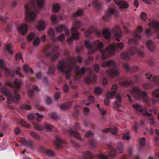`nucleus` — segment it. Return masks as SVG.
I'll use <instances>...</instances> for the list:
<instances>
[{
    "instance_id": "12",
    "label": "nucleus",
    "mask_w": 159,
    "mask_h": 159,
    "mask_svg": "<svg viewBox=\"0 0 159 159\" xmlns=\"http://www.w3.org/2000/svg\"><path fill=\"white\" fill-rule=\"evenodd\" d=\"M112 15L117 16L119 15V11L113 6L109 8L108 11L105 15L102 17V19L105 21H108L111 19Z\"/></svg>"
},
{
    "instance_id": "33",
    "label": "nucleus",
    "mask_w": 159,
    "mask_h": 159,
    "mask_svg": "<svg viewBox=\"0 0 159 159\" xmlns=\"http://www.w3.org/2000/svg\"><path fill=\"white\" fill-rule=\"evenodd\" d=\"M69 133L70 135H73L77 139L80 141H82V139L80 135L78 132L70 129L69 131Z\"/></svg>"
},
{
    "instance_id": "32",
    "label": "nucleus",
    "mask_w": 159,
    "mask_h": 159,
    "mask_svg": "<svg viewBox=\"0 0 159 159\" xmlns=\"http://www.w3.org/2000/svg\"><path fill=\"white\" fill-rule=\"evenodd\" d=\"M116 100L115 101V105L116 108H118L121 106V97L120 94H118L116 97Z\"/></svg>"
},
{
    "instance_id": "6",
    "label": "nucleus",
    "mask_w": 159,
    "mask_h": 159,
    "mask_svg": "<svg viewBox=\"0 0 159 159\" xmlns=\"http://www.w3.org/2000/svg\"><path fill=\"white\" fill-rule=\"evenodd\" d=\"M102 66L103 67L107 66L111 68L107 70L106 71L107 74L110 76H117L120 72V70L116 67V63L113 60H109L106 63L103 62L102 63Z\"/></svg>"
},
{
    "instance_id": "63",
    "label": "nucleus",
    "mask_w": 159,
    "mask_h": 159,
    "mask_svg": "<svg viewBox=\"0 0 159 159\" xmlns=\"http://www.w3.org/2000/svg\"><path fill=\"white\" fill-rule=\"evenodd\" d=\"M83 112L85 115H87L89 112V109L86 107H84V109Z\"/></svg>"
},
{
    "instance_id": "55",
    "label": "nucleus",
    "mask_w": 159,
    "mask_h": 159,
    "mask_svg": "<svg viewBox=\"0 0 159 159\" xmlns=\"http://www.w3.org/2000/svg\"><path fill=\"white\" fill-rule=\"evenodd\" d=\"M96 143V141L95 139H93L89 141V144L91 147H93L95 146Z\"/></svg>"
},
{
    "instance_id": "58",
    "label": "nucleus",
    "mask_w": 159,
    "mask_h": 159,
    "mask_svg": "<svg viewBox=\"0 0 159 159\" xmlns=\"http://www.w3.org/2000/svg\"><path fill=\"white\" fill-rule=\"evenodd\" d=\"M35 115L37 116V120L38 121H40L41 119L43 118V116L42 115H40L39 113H36Z\"/></svg>"
},
{
    "instance_id": "52",
    "label": "nucleus",
    "mask_w": 159,
    "mask_h": 159,
    "mask_svg": "<svg viewBox=\"0 0 159 159\" xmlns=\"http://www.w3.org/2000/svg\"><path fill=\"white\" fill-rule=\"evenodd\" d=\"M93 133L92 132L89 131L86 133L85 136L86 138H89L93 137Z\"/></svg>"
},
{
    "instance_id": "26",
    "label": "nucleus",
    "mask_w": 159,
    "mask_h": 159,
    "mask_svg": "<svg viewBox=\"0 0 159 159\" xmlns=\"http://www.w3.org/2000/svg\"><path fill=\"white\" fill-rule=\"evenodd\" d=\"M112 143L110 142L107 144V147L109 156L113 157L115 156L116 152L115 149L112 147Z\"/></svg>"
},
{
    "instance_id": "25",
    "label": "nucleus",
    "mask_w": 159,
    "mask_h": 159,
    "mask_svg": "<svg viewBox=\"0 0 159 159\" xmlns=\"http://www.w3.org/2000/svg\"><path fill=\"white\" fill-rule=\"evenodd\" d=\"M97 78V76L94 75L88 76L85 79V82L87 84H94L96 82Z\"/></svg>"
},
{
    "instance_id": "21",
    "label": "nucleus",
    "mask_w": 159,
    "mask_h": 159,
    "mask_svg": "<svg viewBox=\"0 0 159 159\" xmlns=\"http://www.w3.org/2000/svg\"><path fill=\"white\" fill-rule=\"evenodd\" d=\"M34 127L38 130H43L44 129L48 131H50L53 128V126L48 124H45L44 126H41L38 124H33Z\"/></svg>"
},
{
    "instance_id": "41",
    "label": "nucleus",
    "mask_w": 159,
    "mask_h": 159,
    "mask_svg": "<svg viewBox=\"0 0 159 159\" xmlns=\"http://www.w3.org/2000/svg\"><path fill=\"white\" fill-rule=\"evenodd\" d=\"M116 148L119 153H121L122 152L123 150L124 146L122 143L121 142H119L118 143L116 146Z\"/></svg>"
},
{
    "instance_id": "36",
    "label": "nucleus",
    "mask_w": 159,
    "mask_h": 159,
    "mask_svg": "<svg viewBox=\"0 0 159 159\" xmlns=\"http://www.w3.org/2000/svg\"><path fill=\"white\" fill-rule=\"evenodd\" d=\"M103 35L105 38L107 39H109L111 36V33L107 29H105L103 31Z\"/></svg>"
},
{
    "instance_id": "28",
    "label": "nucleus",
    "mask_w": 159,
    "mask_h": 159,
    "mask_svg": "<svg viewBox=\"0 0 159 159\" xmlns=\"http://www.w3.org/2000/svg\"><path fill=\"white\" fill-rule=\"evenodd\" d=\"M115 3L120 8H127L129 5L125 1H114Z\"/></svg>"
},
{
    "instance_id": "24",
    "label": "nucleus",
    "mask_w": 159,
    "mask_h": 159,
    "mask_svg": "<svg viewBox=\"0 0 159 159\" xmlns=\"http://www.w3.org/2000/svg\"><path fill=\"white\" fill-rule=\"evenodd\" d=\"M57 33H60L64 31L66 35L68 36L69 34V32L66 26L64 25H61L55 27Z\"/></svg>"
},
{
    "instance_id": "11",
    "label": "nucleus",
    "mask_w": 159,
    "mask_h": 159,
    "mask_svg": "<svg viewBox=\"0 0 159 159\" xmlns=\"http://www.w3.org/2000/svg\"><path fill=\"white\" fill-rule=\"evenodd\" d=\"M118 88V87L116 84H114L112 86L111 88V92H108L107 93L106 97L104 101L105 105L107 106L109 105L110 103L109 99L112 98L115 96Z\"/></svg>"
},
{
    "instance_id": "18",
    "label": "nucleus",
    "mask_w": 159,
    "mask_h": 159,
    "mask_svg": "<svg viewBox=\"0 0 159 159\" xmlns=\"http://www.w3.org/2000/svg\"><path fill=\"white\" fill-rule=\"evenodd\" d=\"M112 33L116 39L120 41V38L122 37L123 34V33L121 31L120 26L116 25L113 29Z\"/></svg>"
},
{
    "instance_id": "45",
    "label": "nucleus",
    "mask_w": 159,
    "mask_h": 159,
    "mask_svg": "<svg viewBox=\"0 0 159 159\" xmlns=\"http://www.w3.org/2000/svg\"><path fill=\"white\" fill-rule=\"evenodd\" d=\"M56 66H52L48 68V74H53L55 73Z\"/></svg>"
},
{
    "instance_id": "61",
    "label": "nucleus",
    "mask_w": 159,
    "mask_h": 159,
    "mask_svg": "<svg viewBox=\"0 0 159 159\" xmlns=\"http://www.w3.org/2000/svg\"><path fill=\"white\" fill-rule=\"evenodd\" d=\"M93 68L95 71L98 73L100 69L99 65L98 64H95L94 65Z\"/></svg>"
},
{
    "instance_id": "49",
    "label": "nucleus",
    "mask_w": 159,
    "mask_h": 159,
    "mask_svg": "<svg viewBox=\"0 0 159 159\" xmlns=\"http://www.w3.org/2000/svg\"><path fill=\"white\" fill-rule=\"evenodd\" d=\"M153 96L155 97H159V89H157L152 93Z\"/></svg>"
},
{
    "instance_id": "9",
    "label": "nucleus",
    "mask_w": 159,
    "mask_h": 159,
    "mask_svg": "<svg viewBox=\"0 0 159 159\" xmlns=\"http://www.w3.org/2000/svg\"><path fill=\"white\" fill-rule=\"evenodd\" d=\"M82 26L81 22L78 20H75L74 22V26L71 29L72 31L71 37L67 39V41L68 44L70 45L73 39L77 40L78 39L79 35L78 31L80 27Z\"/></svg>"
},
{
    "instance_id": "43",
    "label": "nucleus",
    "mask_w": 159,
    "mask_h": 159,
    "mask_svg": "<svg viewBox=\"0 0 159 159\" xmlns=\"http://www.w3.org/2000/svg\"><path fill=\"white\" fill-rule=\"evenodd\" d=\"M71 103L70 102H68L66 104H62L61 106V109L65 110L69 108L71 106Z\"/></svg>"
},
{
    "instance_id": "29",
    "label": "nucleus",
    "mask_w": 159,
    "mask_h": 159,
    "mask_svg": "<svg viewBox=\"0 0 159 159\" xmlns=\"http://www.w3.org/2000/svg\"><path fill=\"white\" fill-rule=\"evenodd\" d=\"M146 45L149 50L151 52L154 51L156 49V46L154 43L151 40L148 41L146 43Z\"/></svg>"
},
{
    "instance_id": "2",
    "label": "nucleus",
    "mask_w": 159,
    "mask_h": 159,
    "mask_svg": "<svg viewBox=\"0 0 159 159\" xmlns=\"http://www.w3.org/2000/svg\"><path fill=\"white\" fill-rule=\"evenodd\" d=\"M7 85L11 87H14V94L12 95L9 91L5 87L2 86L0 87L1 93L7 97V102L8 103H11L12 102H16L20 98L19 94V90L20 88V82H17V80H14L13 83L8 82Z\"/></svg>"
},
{
    "instance_id": "40",
    "label": "nucleus",
    "mask_w": 159,
    "mask_h": 159,
    "mask_svg": "<svg viewBox=\"0 0 159 159\" xmlns=\"http://www.w3.org/2000/svg\"><path fill=\"white\" fill-rule=\"evenodd\" d=\"M45 23L43 20H40L39 22V25L38 26V28L39 30H43L45 26Z\"/></svg>"
},
{
    "instance_id": "14",
    "label": "nucleus",
    "mask_w": 159,
    "mask_h": 159,
    "mask_svg": "<svg viewBox=\"0 0 159 159\" xmlns=\"http://www.w3.org/2000/svg\"><path fill=\"white\" fill-rule=\"evenodd\" d=\"M48 34L50 37V39L53 41L58 40L62 42L64 41L65 37L64 34H61L59 37H56L55 31L53 29H50L48 31Z\"/></svg>"
},
{
    "instance_id": "42",
    "label": "nucleus",
    "mask_w": 159,
    "mask_h": 159,
    "mask_svg": "<svg viewBox=\"0 0 159 159\" xmlns=\"http://www.w3.org/2000/svg\"><path fill=\"white\" fill-rule=\"evenodd\" d=\"M11 44L10 43H7L6 46V49L8 53L11 55H13V52L11 49Z\"/></svg>"
},
{
    "instance_id": "50",
    "label": "nucleus",
    "mask_w": 159,
    "mask_h": 159,
    "mask_svg": "<svg viewBox=\"0 0 159 159\" xmlns=\"http://www.w3.org/2000/svg\"><path fill=\"white\" fill-rule=\"evenodd\" d=\"M30 135L33 137L37 140H39L40 139L39 136L35 133L33 132L30 133Z\"/></svg>"
},
{
    "instance_id": "5",
    "label": "nucleus",
    "mask_w": 159,
    "mask_h": 159,
    "mask_svg": "<svg viewBox=\"0 0 159 159\" xmlns=\"http://www.w3.org/2000/svg\"><path fill=\"white\" fill-rule=\"evenodd\" d=\"M124 47V44L121 42L112 43L105 50L102 51V59L103 60L106 59L108 57L113 55L116 50H122Z\"/></svg>"
},
{
    "instance_id": "20",
    "label": "nucleus",
    "mask_w": 159,
    "mask_h": 159,
    "mask_svg": "<svg viewBox=\"0 0 159 159\" xmlns=\"http://www.w3.org/2000/svg\"><path fill=\"white\" fill-rule=\"evenodd\" d=\"M134 81L130 80L129 81H124L119 82V83L120 86L125 87L129 84H133L137 83L139 81V77L137 75L133 76Z\"/></svg>"
},
{
    "instance_id": "38",
    "label": "nucleus",
    "mask_w": 159,
    "mask_h": 159,
    "mask_svg": "<svg viewBox=\"0 0 159 159\" xmlns=\"http://www.w3.org/2000/svg\"><path fill=\"white\" fill-rule=\"evenodd\" d=\"M93 4L97 10H99L101 8L102 4L98 2V1H93Z\"/></svg>"
},
{
    "instance_id": "54",
    "label": "nucleus",
    "mask_w": 159,
    "mask_h": 159,
    "mask_svg": "<svg viewBox=\"0 0 159 159\" xmlns=\"http://www.w3.org/2000/svg\"><path fill=\"white\" fill-rule=\"evenodd\" d=\"M139 143L141 145L139 146V150H141L142 146H143L145 144V139L144 138H141L140 139Z\"/></svg>"
},
{
    "instance_id": "10",
    "label": "nucleus",
    "mask_w": 159,
    "mask_h": 159,
    "mask_svg": "<svg viewBox=\"0 0 159 159\" xmlns=\"http://www.w3.org/2000/svg\"><path fill=\"white\" fill-rule=\"evenodd\" d=\"M137 52L138 55L140 56L143 57L145 55L143 52L138 50L135 46L129 47L128 48V52L122 53L121 54V57L125 60H129L130 59V57L134 55Z\"/></svg>"
},
{
    "instance_id": "39",
    "label": "nucleus",
    "mask_w": 159,
    "mask_h": 159,
    "mask_svg": "<svg viewBox=\"0 0 159 159\" xmlns=\"http://www.w3.org/2000/svg\"><path fill=\"white\" fill-rule=\"evenodd\" d=\"M23 69L25 72H29L31 74L33 73L32 69L31 68H30L29 66L27 64H25L24 66Z\"/></svg>"
},
{
    "instance_id": "59",
    "label": "nucleus",
    "mask_w": 159,
    "mask_h": 159,
    "mask_svg": "<svg viewBox=\"0 0 159 159\" xmlns=\"http://www.w3.org/2000/svg\"><path fill=\"white\" fill-rule=\"evenodd\" d=\"M46 152L48 155L51 157H53L54 155V154L53 152L51 150H47L46 151Z\"/></svg>"
},
{
    "instance_id": "27",
    "label": "nucleus",
    "mask_w": 159,
    "mask_h": 159,
    "mask_svg": "<svg viewBox=\"0 0 159 159\" xmlns=\"http://www.w3.org/2000/svg\"><path fill=\"white\" fill-rule=\"evenodd\" d=\"M145 76L148 79L152 80L157 85L159 84V77L157 76H154L149 73H147Z\"/></svg>"
},
{
    "instance_id": "16",
    "label": "nucleus",
    "mask_w": 159,
    "mask_h": 159,
    "mask_svg": "<svg viewBox=\"0 0 159 159\" xmlns=\"http://www.w3.org/2000/svg\"><path fill=\"white\" fill-rule=\"evenodd\" d=\"M83 157L84 159H93L94 158L98 159H108V157L103 155H94L89 151H87L84 153Z\"/></svg>"
},
{
    "instance_id": "47",
    "label": "nucleus",
    "mask_w": 159,
    "mask_h": 159,
    "mask_svg": "<svg viewBox=\"0 0 159 159\" xmlns=\"http://www.w3.org/2000/svg\"><path fill=\"white\" fill-rule=\"evenodd\" d=\"M140 18L142 21H145L147 19V15L144 12H141L140 14Z\"/></svg>"
},
{
    "instance_id": "60",
    "label": "nucleus",
    "mask_w": 159,
    "mask_h": 159,
    "mask_svg": "<svg viewBox=\"0 0 159 159\" xmlns=\"http://www.w3.org/2000/svg\"><path fill=\"white\" fill-rule=\"evenodd\" d=\"M7 17L6 16H0V23H4L6 22Z\"/></svg>"
},
{
    "instance_id": "31",
    "label": "nucleus",
    "mask_w": 159,
    "mask_h": 159,
    "mask_svg": "<svg viewBox=\"0 0 159 159\" xmlns=\"http://www.w3.org/2000/svg\"><path fill=\"white\" fill-rule=\"evenodd\" d=\"M149 27L153 28L157 31H159V22L157 21H153L150 23L149 24Z\"/></svg>"
},
{
    "instance_id": "44",
    "label": "nucleus",
    "mask_w": 159,
    "mask_h": 159,
    "mask_svg": "<svg viewBox=\"0 0 159 159\" xmlns=\"http://www.w3.org/2000/svg\"><path fill=\"white\" fill-rule=\"evenodd\" d=\"M143 86L145 89H149L153 87V84L152 83H146L143 84Z\"/></svg>"
},
{
    "instance_id": "7",
    "label": "nucleus",
    "mask_w": 159,
    "mask_h": 159,
    "mask_svg": "<svg viewBox=\"0 0 159 159\" xmlns=\"http://www.w3.org/2000/svg\"><path fill=\"white\" fill-rule=\"evenodd\" d=\"M93 46L88 41H84V46L89 50V52L93 53L97 49H98L100 52L102 54V50L103 45V43L99 40H96L93 41L92 43Z\"/></svg>"
},
{
    "instance_id": "4",
    "label": "nucleus",
    "mask_w": 159,
    "mask_h": 159,
    "mask_svg": "<svg viewBox=\"0 0 159 159\" xmlns=\"http://www.w3.org/2000/svg\"><path fill=\"white\" fill-rule=\"evenodd\" d=\"M130 94L135 99L138 100L142 99L143 102L147 104L148 107L151 106V102L156 103L158 100L150 99L147 95L146 92H143L137 87H134L130 90Z\"/></svg>"
},
{
    "instance_id": "64",
    "label": "nucleus",
    "mask_w": 159,
    "mask_h": 159,
    "mask_svg": "<svg viewBox=\"0 0 159 159\" xmlns=\"http://www.w3.org/2000/svg\"><path fill=\"white\" fill-rule=\"evenodd\" d=\"M51 116L52 119L56 120L58 118L57 115L55 113H52L51 114Z\"/></svg>"
},
{
    "instance_id": "13",
    "label": "nucleus",
    "mask_w": 159,
    "mask_h": 159,
    "mask_svg": "<svg viewBox=\"0 0 159 159\" xmlns=\"http://www.w3.org/2000/svg\"><path fill=\"white\" fill-rule=\"evenodd\" d=\"M4 61L2 59H0V69L4 71L6 75L13 77L15 74H18L19 75H20L19 70L15 72L11 71L4 66Z\"/></svg>"
},
{
    "instance_id": "37",
    "label": "nucleus",
    "mask_w": 159,
    "mask_h": 159,
    "mask_svg": "<svg viewBox=\"0 0 159 159\" xmlns=\"http://www.w3.org/2000/svg\"><path fill=\"white\" fill-rule=\"evenodd\" d=\"M84 11L82 9H79L75 13H74L73 14V16L74 18H75L76 16H82L84 13Z\"/></svg>"
},
{
    "instance_id": "46",
    "label": "nucleus",
    "mask_w": 159,
    "mask_h": 159,
    "mask_svg": "<svg viewBox=\"0 0 159 159\" xmlns=\"http://www.w3.org/2000/svg\"><path fill=\"white\" fill-rule=\"evenodd\" d=\"M102 89L99 87H95L94 90L95 93L97 94H101L102 93Z\"/></svg>"
},
{
    "instance_id": "62",
    "label": "nucleus",
    "mask_w": 159,
    "mask_h": 159,
    "mask_svg": "<svg viewBox=\"0 0 159 159\" xmlns=\"http://www.w3.org/2000/svg\"><path fill=\"white\" fill-rule=\"evenodd\" d=\"M34 34L33 33H31L28 36L27 39L28 40L31 41L34 38Z\"/></svg>"
},
{
    "instance_id": "56",
    "label": "nucleus",
    "mask_w": 159,
    "mask_h": 159,
    "mask_svg": "<svg viewBox=\"0 0 159 159\" xmlns=\"http://www.w3.org/2000/svg\"><path fill=\"white\" fill-rule=\"evenodd\" d=\"M39 43V38L37 37L34 40L33 45L35 46L38 45Z\"/></svg>"
},
{
    "instance_id": "48",
    "label": "nucleus",
    "mask_w": 159,
    "mask_h": 159,
    "mask_svg": "<svg viewBox=\"0 0 159 159\" xmlns=\"http://www.w3.org/2000/svg\"><path fill=\"white\" fill-rule=\"evenodd\" d=\"M97 107L98 109L100 111V113L101 115H104L106 114V112L104 109H101L99 104H97L96 106Z\"/></svg>"
},
{
    "instance_id": "8",
    "label": "nucleus",
    "mask_w": 159,
    "mask_h": 159,
    "mask_svg": "<svg viewBox=\"0 0 159 159\" xmlns=\"http://www.w3.org/2000/svg\"><path fill=\"white\" fill-rule=\"evenodd\" d=\"M132 106L136 113H141L144 116H146L147 118L150 120V123L152 125L154 126L155 125L156 122L154 120L153 117H152V114L148 112L145 108L141 105L139 104L133 105Z\"/></svg>"
},
{
    "instance_id": "57",
    "label": "nucleus",
    "mask_w": 159,
    "mask_h": 159,
    "mask_svg": "<svg viewBox=\"0 0 159 159\" xmlns=\"http://www.w3.org/2000/svg\"><path fill=\"white\" fill-rule=\"evenodd\" d=\"M74 128L76 130H81L80 125L78 123H75L74 124Z\"/></svg>"
},
{
    "instance_id": "34",
    "label": "nucleus",
    "mask_w": 159,
    "mask_h": 159,
    "mask_svg": "<svg viewBox=\"0 0 159 159\" xmlns=\"http://www.w3.org/2000/svg\"><path fill=\"white\" fill-rule=\"evenodd\" d=\"M117 131L118 129L116 127H114L112 129L111 128H107L103 130V132L104 133H107L110 131L113 134H117Z\"/></svg>"
},
{
    "instance_id": "23",
    "label": "nucleus",
    "mask_w": 159,
    "mask_h": 159,
    "mask_svg": "<svg viewBox=\"0 0 159 159\" xmlns=\"http://www.w3.org/2000/svg\"><path fill=\"white\" fill-rule=\"evenodd\" d=\"M20 143L22 142L25 146L30 149H33L34 145V142L32 140H26L24 139L20 138Z\"/></svg>"
},
{
    "instance_id": "15",
    "label": "nucleus",
    "mask_w": 159,
    "mask_h": 159,
    "mask_svg": "<svg viewBox=\"0 0 159 159\" xmlns=\"http://www.w3.org/2000/svg\"><path fill=\"white\" fill-rule=\"evenodd\" d=\"M143 29L141 27H138L137 31L134 32L133 33V35L134 38L129 39L128 40V43L129 44L136 45L138 43V39H139L141 38V36L138 33V32L139 33Z\"/></svg>"
},
{
    "instance_id": "1",
    "label": "nucleus",
    "mask_w": 159,
    "mask_h": 159,
    "mask_svg": "<svg viewBox=\"0 0 159 159\" xmlns=\"http://www.w3.org/2000/svg\"><path fill=\"white\" fill-rule=\"evenodd\" d=\"M82 58L80 56H78V58L76 57H69L66 61L62 60L59 61L57 68L61 72L64 73L68 79H70V72L74 69L75 74V77L78 80L83 75L85 72V67H83L80 70V67L76 65L77 62H81Z\"/></svg>"
},
{
    "instance_id": "19",
    "label": "nucleus",
    "mask_w": 159,
    "mask_h": 159,
    "mask_svg": "<svg viewBox=\"0 0 159 159\" xmlns=\"http://www.w3.org/2000/svg\"><path fill=\"white\" fill-rule=\"evenodd\" d=\"M92 33H95L98 36H101L102 32L98 30L96 28L93 26L90 27L89 29L85 32L84 34L85 36L89 37Z\"/></svg>"
},
{
    "instance_id": "53",
    "label": "nucleus",
    "mask_w": 159,
    "mask_h": 159,
    "mask_svg": "<svg viewBox=\"0 0 159 159\" xmlns=\"http://www.w3.org/2000/svg\"><path fill=\"white\" fill-rule=\"evenodd\" d=\"M20 109H26L30 110L31 109V107L29 105L25 104H22L20 105Z\"/></svg>"
},
{
    "instance_id": "51",
    "label": "nucleus",
    "mask_w": 159,
    "mask_h": 159,
    "mask_svg": "<svg viewBox=\"0 0 159 159\" xmlns=\"http://www.w3.org/2000/svg\"><path fill=\"white\" fill-rule=\"evenodd\" d=\"M60 8V6L57 4H55L53 7L52 10L54 12H58Z\"/></svg>"
},
{
    "instance_id": "22",
    "label": "nucleus",
    "mask_w": 159,
    "mask_h": 159,
    "mask_svg": "<svg viewBox=\"0 0 159 159\" xmlns=\"http://www.w3.org/2000/svg\"><path fill=\"white\" fill-rule=\"evenodd\" d=\"M56 140L54 143L55 147L57 148H61L63 147V145L66 144L65 141L61 139L57 136H56Z\"/></svg>"
},
{
    "instance_id": "35",
    "label": "nucleus",
    "mask_w": 159,
    "mask_h": 159,
    "mask_svg": "<svg viewBox=\"0 0 159 159\" xmlns=\"http://www.w3.org/2000/svg\"><path fill=\"white\" fill-rule=\"evenodd\" d=\"M28 27V25L24 24L21 25L20 24V34L25 35L27 32Z\"/></svg>"
},
{
    "instance_id": "3",
    "label": "nucleus",
    "mask_w": 159,
    "mask_h": 159,
    "mask_svg": "<svg viewBox=\"0 0 159 159\" xmlns=\"http://www.w3.org/2000/svg\"><path fill=\"white\" fill-rule=\"evenodd\" d=\"M44 1H30L29 5L25 6V15L27 20L33 21L35 19L36 13L43 7Z\"/></svg>"
},
{
    "instance_id": "17",
    "label": "nucleus",
    "mask_w": 159,
    "mask_h": 159,
    "mask_svg": "<svg viewBox=\"0 0 159 159\" xmlns=\"http://www.w3.org/2000/svg\"><path fill=\"white\" fill-rule=\"evenodd\" d=\"M59 47L58 45L55 46L53 48L52 51L51 53H47L46 55L50 57L52 61H55L58 57L59 53L57 52Z\"/></svg>"
},
{
    "instance_id": "30",
    "label": "nucleus",
    "mask_w": 159,
    "mask_h": 159,
    "mask_svg": "<svg viewBox=\"0 0 159 159\" xmlns=\"http://www.w3.org/2000/svg\"><path fill=\"white\" fill-rule=\"evenodd\" d=\"M124 68L127 71H130L132 72L133 71H136L139 70V68L138 66H134L132 67H130L127 63H125L124 65Z\"/></svg>"
}]
</instances>
